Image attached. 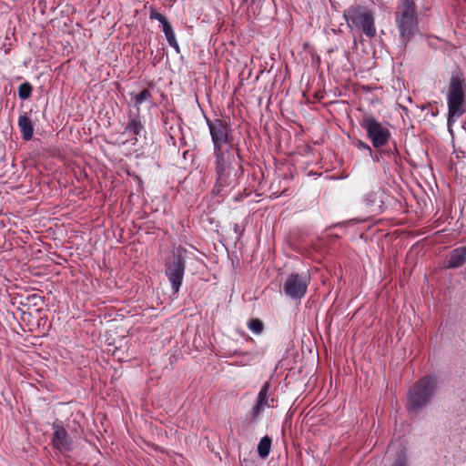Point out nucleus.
<instances>
[{
	"label": "nucleus",
	"mask_w": 466,
	"mask_h": 466,
	"mask_svg": "<svg viewBox=\"0 0 466 466\" xmlns=\"http://www.w3.org/2000/svg\"><path fill=\"white\" fill-rule=\"evenodd\" d=\"M166 36V39L168 43V45L173 47L177 53H179V46H178V43L176 39V35H175V33H174V30L170 31L169 33L166 34L165 35Z\"/></svg>",
	"instance_id": "22"
},
{
	"label": "nucleus",
	"mask_w": 466,
	"mask_h": 466,
	"mask_svg": "<svg viewBox=\"0 0 466 466\" xmlns=\"http://www.w3.org/2000/svg\"><path fill=\"white\" fill-rule=\"evenodd\" d=\"M227 177H218L217 182L212 189V192L218 195L222 191L223 184L226 181Z\"/></svg>",
	"instance_id": "28"
},
{
	"label": "nucleus",
	"mask_w": 466,
	"mask_h": 466,
	"mask_svg": "<svg viewBox=\"0 0 466 466\" xmlns=\"http://www.w3.org/2000/svg\"><path fill=\"white\" fill-rule=\"evenodd\" d=\"M271 395L272 386L270 381L268 380L262 385L258 394L257 401L254 407L252 408L253 418H257L259 414H261L264 411L265 408L274 406L273 402L275 401V398H270Z\"/></svg>",
	"instance_id": "11"
},
{
	"label": "nucleus",
	"mask_w": 466,
	"mask_h": 466,
	"mask_svg": "<svg viewBox=\"0 0 466 466\" xmlns=\"http://www.w3.org/2000/svg\"><path fill=\"white\" fill-rule=\"evenodd\" d=\"M437 379L434 376H424L409 390L406 409L410 413H418L428 405L434 396Z\"/></svg>",
	"instance_id": "2"
},
{
	"label": "nucleus",
	"mask_w": 466,
	"mask_h": 466,
	"mask_svg": "<svg viewBox=\"0 0 466 466\" xmlns=\"http://www.w3.org/2000/svg\"><path fill=\"white\" fill-rule=\"evenodd\" d=\"M172 30H173V27L168 21L167 23H165L164 25H162V31L165 35L169 33Z\"/></svg>",
	"instance_id": "29"
},
{
	"label": "nucleus",
	"mask_w": 466,
	"mask_h": 466,
	"mask_svg": "<svg viewBox=\"0 0 466 466\" xmlns=\"http://www.w3.org/2000/svg\"><path fill=\"white\" fill-rule=\"evenodd\" d=\"M307 175H314V176H317V175H322V174H321V173H318V172L309 171Z\"/></svg>",
	"instance_id": "30"
},
{
	"label": "nucleus",
	"mask_w": 466,
	"mask_h": 466,
	"mask_svg": "<svg viewBox=\"0 0 466 466\" xmlns=\"http://www.w3.org/2000/svg\"><path fill=\"white\" fill-rule=\"evenodd\" d=\"M465 85V79L461 73H452L449 91L447 94V104H448V119L447 125L451 131V127L456 122V120L461 116L464 112V92L463 86Z\"/></svg>",
	"instance_id": "3"
},
{
	"label": "nucleus",
	"mask_w": 466,
	"mask_h": 466,
	"mask_svg": "<svg viewBox=\"0 0 466 466\" xmlns=\"http://www.w3.org/2000/svg\"><path fill=\"white\" fill-rule=\"evenodd\" d=\"M360 126L366 131L367 137L376 148L384 147L390 138V131L386 125L380 122L372 114H364Z\"/></svg>",
	"instance_id": "6"
},
{
	"label": "nucleus",
	"mask_w": 466,
	"mask_h": 466,
	"mask_svg": "<svg viewBox=\"0 0 466 466\" xmlns=\"http://www.w3.org/2000/svg\"><path fill=\"white\" fill-rule=\"evenodd\" d=\"M149 18H150L151 20H157V21H158V22L161 24V25H164L165 23H167V22L168 21V20L167 19V17H166L164 15H162V14H160V13L157 12V11H156V10H154V9H152V10H151V12H150V15H149Z\"/></svg>",
	"instance_id": "27"
},
{
	"label": "nucleus",
	"mask_w": 466,
	"mask_h": 466,
	"mask_svg": "<svg viewBox=\"0 0 466 466\" xmlns=\"http://www.w3.org/2000/svg\"><path fill=\"white\" fill-rule=\"evenodd\" d=\"M310 282V277L307 273H292L289 275L283 285L285 294L293 299H302L308 290Z\"/></svg>",
	"instance_id": "9"
},
{
	"label": "nucleus",
	"mask_w": 466,
	"mask_h": 466,
	"mask_svg": "<svg viewBox=\"0 0 466 466\" xmlns=\"http://www.w3.org/2000/svg\"><path fill=\"white\" fill-rule=\"evenodd\" d=\"M43 304V297L38 293H28L27 291H24L15 294L13 298V305H17V310L40 312Z\"/></svg>",
	"instance_id": "10"
},
{
	"label": "nucleus",
	"mask_w": 466,
	"mask_h": 466,
	"mask_svg": "<svg viewBox=\"0 0 466 466\" xmlns=\"http://www.w3.org/2000/svg\"><path fill=\"white\" fill-rule=\"evenodd\" d=\"M152 97L150 91L147 88L143 89L140 93L134 96L135 106L139 109V106L149 100Z\"/></svg>",
	"instance_id": "20"
},
{
	"label": "nucleus",
	"mask_w": 466,
	"mask_h": 466,
	"mask_svg": "<svg viewBox=\"0 0 466 466\" xmlns=\"http://www.w3.org/2000/svg\"><path fill=\"white\" fill-rule=\"evenodd\" d=\"M348 26L365 35L368 38H373L376 34L375 18L373 13L366 6H350L344 13Z\"/></svg>",
	"instance_id": "4"
},
{
	"label": "nucleus",
	"mask_w": 466,
	"mask_h": 466,
	"mask_svg": "<svg viewBox=\"0 0 466 466\" xmlns=\"http://www.w3.org/2000/svg\"><path fill=\"white\" fill-rule=\"evenodd\" d=\"M71 444V440L66 433V431L60 427V447H65L66 449H68Z\"/></svg>",
	"instance_id": "25"
},
{
	"label": "nucleus",
	"mask_w": 466,
	"mask_h": 466,
	"mask_svg": "<svg viewBox=\"0 0 466 466\" xmlns=\"http://www.w3.org/2000/svg\"><path fill=\"white\" fill-rule=\"evenodd\" d=\"M384 192L380 189L369 192L364 199L365 205L372 211H379L384 204Z\"/></svg>",
	"instance_id": "12"
},
{
	"label": "nucleus",
	"mask_w": 466,
	"mask_h": 466,
	"mask_svg": "<svg viewBox=\"0 0 466 466\" xmlns=\"http://www.w3.org/2000/svg\"><path fill=\"white\" fill-rule=\"evenodd\" d=\"M206 122L211 137L213 150L235 147L233 130L228 119L206 117Z\"/></svg>",
	"instance_id": "5"
},
{
	"label": "nucleus",
	"mask_w": 466,
	"mask_h": 466,
	"mask_svg": "<svg viewBox=\"0 0 466 466\" xmlns=\"http://www.w3.org/2000/svg\"><path fill=\"white\" fill-rule=\"evenodd\" d=\"M395 23L400 32V43L405 48L418 30V15L413 0H400Z\"/></svg>",
	"instance_id": "1"
},
{
	"label": "nucleus",
	"mask_w": 466,
	"mask_h": 466,
	"mask_svg": "<svg viewBox=\"0 0 466 466\" xmlns=\"http://www.w3.org/2000/svg\"><path fill=\"white\" fill-rule=\"evenodd\" d=\"M390 466H408V458L403 451H400Z\"/></svg>",
	"instance_id": "21"
},
{
	"label": "nucleus",
	"mask_w": 466,
	"mask_h": 466,
	"mask_svg": "<svg viewBox=\"0 0 466 466\" xmlns=\"http://www.w3.org/2000/svg\"><path fill=\"white\" fill-rule=\"evenodd\" d=\"M331 178H342L343 177L342 176H339V177H330Z\"/></svg>",
	"instance_id": "31"
},
{
	"label": "nucleus",
	"mask_w": 466,
	"mask_h": 466,
	"mask_svg": "<svg viewBox=\"0 0 466 466\" xmlns=\"http://www.w3.org/2000/svg\"><path fill=\"white\" fill-rule=\"evenodd\" d=\"M54 315H52L51 319L48 315H44L39 318L38 319V327L42 328L44 333L48 332L53 329V321H54Z\"/></svg>",
	"instance_id": "18"
},
{
	"label": "nucleus",
	"mask_w": 466,
	"mask_h": 466,
	"mask_svg": "<svg viewBox=\"0 0 466 466\" xmlns=\"http://www.w3.org/2000/svg\"><path fill=\"white\" fill-rule=\"evenodd\" d=\"M18 127L20 128L24 140H30L33 137L34 127L31 118L25 113L18 118Z\"/></svg>",
	"instance_id": "14"
},
{
	"label": "nucleus",
	"mask_w": 466,
	"mask_h": 466,
	"mask_svg": "<svg viewBox=\"0 0 466 466\" xmlns=\"http://www.w3.org/2000/svg\"><path fill=\"white\" fill-rule=\"evenodd\" d=\"M217 175H236L239 166V156L236 147L214 150Z\"/></svg>",
	"instance_id": "8"
},
{
	"label": "nucleus",
	"mask_w": 466,
	"mask_h": 466,
	"mask_svg": "<svg viewBox=\"0 0 466 466\" xmlns=\"http://www.w3.org/2000/svg\"><path fill=\"white\" fill-rule=\"evenodd\" d=\"M466 263V246L453 249L448 258L447 268H455Z\"/></svg>",
	"instance_id": "13"
},
{
	"label": "nucleus",
	"mask_w": 466,
	"mask_h": 466,
	"mask_svg": "<svg viewBox=\"0 0 466 466\" xmlns=\"http://www.w3.org/2000/svg\"><path fill=\"white\" fill-rule=\"evenodd\" d=\"M144 129V126L140 120L138 115H130L128 123L125 128L124 133H127L134 137V140L137 141V137L140 135Z\"/></svg>",
	"instance_id": "15"
},
{
	"label": "nucleus",
	"mask_w": 466,
	"mask_h": 466,
	"mask_svg": "<svg viewBox=\"0 0 466 466\" xmlns=\"http://www.w3.org/2000/svg\"><path fill=\"white\" fill-rule=\"evenodd\" d=\"M186 254L187 250L178 247L177 250L173 252L171 259L166 262L165 265V273L171 284V289L174 293L179 290L183 281L186 269Z\"/></svg>",
	"instance_id": "7"
},
{
	"label": "nucleus",
	"mask_w": 466,
	"mask_h": 466,
	"mask_svg": "<svg viewBox=\"0 0 466 466\" xmlns=\"http://www.w3.org/2000/svg\"><path fill=\"white\" fill-rule=\"evenodd\" d=\"M20 312V318L24 322L30 323L35 314L39 313L38 311L31 310H18Z\"/></svg>",
	"instance_id": "26"
},
{
	"label": "nucleus",
	"mask_w": 466,
	"mask_h": 466,
	"mask_svg": "<svg viewBox=\"0 0 466 466\" xmlns=\"http://www.w3.org/2000/svg\"><path fill=\"white\" fill-rule=\"evenodd\" d=\"M271 438H269L268 436H264L258 445V455L265 459L268 456L269 454V451H270V447H271Z\"/></svg>",
	"instance_id": "16"
},
{
	"label": "nucleus",
	"mask_w": 466,
	"mask_h": 466,
	"mask_svg": "<svg viewBox=\"0 0 466 466\" xmlns=\"http://www.w3.org/2000/svg\"><path fill=\"white\" fill-rule=\"evenodd\" d=\"M33 91V86L29 82H24L18 86V97L21 100L28 99Z\"/></svg>",
	"instance_id": "17"
},
{
	"label": "nucleus",
	"mask_w": 466,
	"mask_h": 466,
	"mask_svg": "<svg viewBox=\"0 0 466 466\" xmlns=\"http://www.w3.org/2000/svg\"><path fill=\"white\" fill-rule=\"evenodd\" d=\"M248 328L256 335H260L264 330V323L259 319H251L248 323Z\"/></svg>",
	"instance_id": "19"
},
{
	"label": "nucleus",
	"mask_w": 466,
	"mask_h": 466,
	"mask_svg": "<svg viewBox=\"0 0 466 466\" xmlns=\"http://www.w3.org/2000/svg\"><path fill=\"white\" fill-rule=\"evenodd\" d=\"M53 437H52V446L55 451V454L57 455L58 451V424L56 423V420L53 423Z\"/></svg>",
	"instance_id": "23"
},
{
	"label": "nucleus",
	"mask_w": 466,
	"mask_h": 466,
	"mask_svg": "<svg viewBox=\"0 0 466 466\" xmlns=\"http://www.w3.org/2000/svg\"><path fill=\"white\" fill-rule=\"evenodd\" d=\"M355 147L359 150H360L364 155L371 157L372 150H371L370 147L367 143L363 142L362 140H357L355 142Z\"/></svg>",
	"instance_id": "24"
}]
</instances>
